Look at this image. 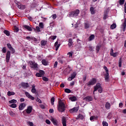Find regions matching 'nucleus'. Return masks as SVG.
<instances>
[{
	"label": "nucleus",
	"mask_w": 126,
	"mask_h": 126,
	"mask_svg": "<svg viewBox=\"0 0 126 126\" xmlns=\"http://www.w3.org/2000/svg\"><path fill=\"white\" fill-rule=\"evenodd\" d=\"M58 110L60 113H63L65 111V104L63 102H59L58 104Z\"/></svg>",
	"instance_id": "1"
},
{
	"label": "nucleus",
	"mask_w": 126,
	"mask_h": 126,
	"mask_svg": "<svg viewBox=\"0 0 126 126\" xmlns=\"http://www.w3.org/2000/svg\"><path fill=\"white\" fill-rule=\"evenodd\" d=\"M94 94H95V91H97L98 90L99 93H102L103 92V89L101 87V84L97 83L96 85L94 87Z\"/></svg>",
	"instance_id": "2"
},
{
	"label": "nucleus",
	"mask_w": 126,
	"mask_h": 126,
	"mask_svg": "<svg viewBox=\"0 0 126 126\" xmlns=\"http://www.w3.org/2000/svg\"><path fill=\"white\" fill-rule=\"evenodd\" d=\"M80 11L79 9H76L75 11L71 12L69 14V16L70 17H76V16H78Z\"/></svg>",
	"instance_id": "3"
},
{
	"label": "nucleus",
	"mask_w": 126,
	"mask_h": 126,
	"mask_svg": "<svg viewBox=\"0 0 126 126\" xmlns=\"http://www.w3.org/2000/svg\"><path fill=\"white\" fill-rule=\"evenodd\" d=\"M97 82V79L95 78H93L90 80V81L87 83V86H93Z\"/></svg>",
	"instance_id": "4"
},
{
	"label": "nucleus",
	"mask_w": 126,
	"mask_h": 126,
	"mask_svg": "<svg viewBox=\"0 0 126 126\" xmlns=\"http://www.w3.org/2000/svg\"><path fill=\"white\" fill-rule=\"evenodd\" d=\"M33 109V108L31 106H28L27 109L25 110L23 112V114H25V113H27V114H31L32 113V110Z\"/></svg>",
	"instance_id": "5"
},
{
	"label": "nucleus",
	"mask_w": 126,
	"mask_h": 126,
	"mask_svg": "<svg viewBox=\"0 0 126 126\" xmlns=\"http://www.w3.org/2000/svg\"><path fill=\"white\" fill-rule=\"evenodd\" d=\"M30 64H31V66L32 68H34V69H36V68H38V64L33 62L32 61H30L29 62Z\"/></svg>",
	"instance_id": "6"
},
{
	"label": "nucleus",
	"mask_w": 126,
	"mask_h": 126,
	"mask_svg": "<svg viewBox=\"0 0 126 126\" xmlns=\"http://www.w3.org/2000/svg\"><path fill=\"white\" fill-rule=\"evenodd\" d=\"M10 60V51L8 50L6 54V63H9Z\"/></svg>",
	"instance_id": "7"
},
{
	"label": "nucleus",
	"mask_w": 126,
	"mask_h": 126,
	"mask_svg": "<svg viewBox=\"0 0 126 126\" xmlns=\"http://www.w3.org/2000/svg\"><path fill=\"white\" fill-rule=\"evenodd\" d=\"M51 121L52 122V123H53V125L55 126H59V121H58V120L54 118H52L51 119Z\"/></svg>",
	"instance_id": "8"
},
{
	"label": "nucleus",
	"mask_w": 126,
	"mask_h": 126,
	"mask_svg": "<svg viewBox=\"0 0 126 126\" xmlns=\"http://www.w3.org/2000/svg\"><path fill=\"white\" fill-rule=\"evenodd\" d=\"M83 100H85L87 102H91V101L93 100V98L91 96H87L83 98Z\"/></svg>",
	"instance_id": "9"
},
{
	"label": "nucleus",
	"mask_w": 126,
	"mask_h": 126,
	"mask_svg": "<svg viewBox=\"0 0 126 126\" xmlns=\"http://www.w3.org/2000/svg\"><path fill=\"white\" fill-rule=\"evenodd\" d=\"M17 5L18 8L21 10H23V9H25V5H22V4L20 3V2H17Z\"/></svg>",
	"instance_id": "10"
},
{
	"label": "nucleus",
	"mask_w": 126,
	"mask_h": 126,
	"mask_svg": "<svg viewBox=\"0 0 126 126\" xmlns=\"http://www.w3.org/2000/svg\"><path fill=\"white\" fill-rule=\"evenodd\" d=\"M25 94L26 96L27 97H28V98H29V99H31V100H34L35 97H34L32 95H31V94H29V93L26 92L25 93Z\"/></svg>",
	"instance_id": "11"
},
{
	"label": "nucleus",
	"mask_w": 126,
	"mask_h": 126,
	"mask_svg": "<svg viewBox=\"0 0 126 126\" xmlns=\"http://www.w3.org/2000/svg\"><path fill=\"white\" fill-rule=\"evenodd\" d=\"M110 56L113 57V58H116L118 56V52L114 53V49H111L110 50Z\"/></svg>",
	"instance_id": "12"
},
{
	"label": "nucleus",
	"mask_w": 126,
	"mask_h": 126,
	"mask_svg": "<svg viewBox=\"0 0 126 126\" xmlns=\"http://www.w3.org/2000/svg\"><path fill=\"white\" fill-rule=\"evenodd\" d=\"M78 110H79V108H78V107H75L70 109L69 112L70 113H76V112L78 111Z\"/></svg>",
	"instance_id": "13"
},
{
	"label": "nucleus",
	"mask_w": 126,
	"mask_h": 126,
	"mask_svg": "<svg viewBox=\"0 0 126 126\" xmlns=\"http://www.w3.org/2000/svg\"><path fill=\"white\" fill-rule=\"evenodd\" d=\"M21 85L24 88H28L29 87V84L28 83L22 82Z\"/></svg>",
	"instance_id": "14"
},
{
	"label": "nucleus",
	"mask_w": 126,
	"mask_h": 126,
	"mask_svg": "<svg viewBox=\"0 0 126 126\" xmlns=\"http://www.w3.org/2000/svg\"><path fill=\"white\" fill-rule=\"evenodd\" d=\"M26 107V103H21V104H20L19 106V110H20V111H22V110H23L24 108H25Z\"/></svg>",
	"instance_id": "15"
},
{
	"label": "nucleus",
	"mask_w": 126,
	"mask_h": 126,
	"mask_svg": "<svg viewBox=\"0 0 126 126\" xmlns=\"http://www.w3.org/2000/svg\"><path fill=\"white\" fill-rule=\"evenodd\" d=\"M62 123L63 126H66V118L65 117H62Z\"/></svg>",
	"instance_id": "16"
},
{
	"label": "nucleus",
	"mask_w": 126,
	"mask_h": 126,
	"mask_svg": "<svg viewBox=\"0 0 126 126\" xmlns=\"http://www.w3.org/2000/svg\"><path fill=\"white\" fill-rule=\"evenodd\" d=\"M73 44V42L72 41V39L70 38L68 40V46L70 49H71L72 48V44Z\"/></svg>",
	"instance_id": "17"
},
{
	"label": "nucleus",
	"mask_w": 126,
	"mask_h": 126,
	"mask_svg": "<svg viewBox=\"0 0 126 126\" xmlns=\"http://www.w3.org/2000/svg\"><path fill=\"white\" fill-rule=\"evenodd\" d=\"M23 27L24 28H25V29H27V30L28 31H32L33 30H32V28H31V27L25 25L24 26H23Z\"/></svg>",
	"instance_id": "18"
},
{
	"label": "nucleus",
	"mask_w": 126,
	"mask_h": 126,
	"mask_svg": "<svg viewBox=\"0 0 126 126\" xmlns=\"http://www.w3.org/2000/svg\"><path fill=\"white\" fill-rule=\"evenodd\" d=\"M72 70V68H71V67L68 65V67L65 69L64 71H66L67 73H69Z\"/></svg>",
	"instance_id": "19"
},
{
	"label": "nucleus",
	"mask_w": 126,
	"mask_h": 126,
	"mask_svg": "<svg viewBox=\"0 0 126 126\" xmlns=\"http://www.w3.org/2000/svg\"><path fill=\"white\" fill-rule=\"evenodd\" d=\"M104 79L106 82H108V81H109V73H106L105 74H104Z\"/></svg>",
	"instance_id": "20"
},
{
	"label": "nucleus",
	"mask_w": 126,
	"mask_h": 126,
	"mask_svg": "<svg viewBox=\"0 0 126 126\" xmlns=\"http://www.w3.org/2000/svg\"><path fill=\"white\" fill-rule=\"evenodd\" d=\"M58 60L60 63H61L62 64H63V63H65V61H64V60H63L62 58L59 57Z\"/></svg>",
	"instance_id": "21"
},
{
	"label": "nucleus",
	"mask_w": 126,
	"mask_h": 126,
	"mask_svg": "<svg viewBox=\"0 0 126 126\" xmlns=\"http://www.w3.org/2000/svg\"><path fill=\"white\" fill-rule=\"evenodd\" d=\"M59 42L56 41L55 43V47H56V51H58L59 50V48H60V46H61V44H59Z\"/></svg>",
	"instance_id": "22"
},
{
	"label": "nucleus",
	"mask_w": 126,
	"mask_h": 126,
	"mask_svg": "<svg viewBox=\"0 0 126 126\" xmlns=\"http://www.w3.org/2000/svg\"><path fill=\"white\" fill-rule=\"evenodd\" d=\"M94 39H95V35L92 34L89 36L88 38V41H93V40H94Z\"/></svg>",
	"instance_id": "23"
},
{
	"label": "nucleus",
	"mask_w": 126,
	"mask_h": 126,
	"mask_svg": "<svg viewBox=\"0 0 126 126\" xmlns=\"http://www.w3.org/2000/svg\"><path fill=\"white\" fill-rule=\"evenodd\" d=\"M101 47H102V45H97L96 46L95 51L97 53H99L100 50H101Z\"/></svg>",
	"instance_id": "24"
},
{
	"label": "nucleus",
	"mask_w": 126,
	"mask_h": 126,
	"mask_svg": "<svg viewBox=\"0 0 126 126\" xmlns=\"http://www.w3.org/2000/svg\"><path fill=\"white\" fill-rule=\"evenodd\" d=\"M105 108L107 110H110L111 108V104L109 102H106L105 104Z\"/></svg>",
	"instance_id": "25"
},
{
	"label": "nucleus",
	"mask_w": 126,
	"mask_h": 126,
	"mask_svg": "<svg viewBox=\"0 0 126 126\" xmlns=\"http://www.w3.org/2000/svg\"><path fill=\"white\" fill-rule=\"evenodd\" d=\"M77 117L78 118H76V120H78V119H80V120H83V119H84V116H83V115H82L81 114H79Z\"/></svg>",
	"instance_id": "26"
},
{
	"label": "nucleus",
	"mask_w": 126,
	"mask_h": 126,
	"mask_svg": "<svg viewBox=\"0 0 126 126\" xmlns=\"http://www.w3.org/2000/svg\"><path fill=\"white\" fill-rule=\"evenodd\" d=\"M40 43H41V46H46V45H47V41L44 40H41L40 42Z\"/></svg>",
	"instance_id": "27"
},
{
	"label": "nucleus",
	"mask_w": 126,
	"mask_h": 126,
	"mask_svg": "<svg viewBox=\"0 0 126 126\" xmlns=\"http://www.w3.org/2000/svg\"><path fill=\"white\" fill-rule=\"evenodd\" d=\"M69 99L72 101V102H74L77 100V98H76V96H71Z\"/></svg>",
	"instance_id": "28"
},
{
	"label": "nucleus",
	"mask_w": 126,
	"mask_h": 126,
	"mask_svg": "<svg viewBox=\"0 0 126 126\" xmlns=\"http://www.w3.org/2000/svg\"><path fill=\"white\" fill-rule=\"evenodd\" d=\"M41 63L43 65H48V62L46 61V60H42Z\"/></svg>",
	"instance_id": "29"
},
{
	"label": "nucleus",
	"mask_w": 126,
	"mask_h": 126,
	"mask_svg": "<svg viewBox=\"0 0 126 126\" xmlns=\"http://www.w3.org/2000/svg\"><path fill=\"white\" fill-rule=\"evenodd\" d=\"M90 10L91 12V14H95V11L94 10V7H92L90 8Z\"/></svg>",
	"instance_id": "30"
},
{
	"label": "nucleus",
	"mask_w": 126,
	"mask_h": 126,
	"mask_svg": "<svg viewBox=\"0 0 126 126\" xmlns=\"http://www.w3.org/2000/svg\"><path fill=\"white\" fill-rule=\"evenodd\" d=\"M1 52L2 54H5V53H6V47H2L1 49Z\"/></svg>",
	"instance_id": "31"
},
{
	"label": "nucleus",
	"mask_w": 126,
	"mask_h": 126,
	"mask_svg": "<svg viewBox=\"0 0 126 126\" xmlns=\"http://www.w3.org/2000/svg\"><path fill=\"white\" fill-rule=\"evenodd\" d=\"M7 95L8 96H11L12 95H15V93L14 92H11L9 91L7 92Z\"/></svg>",
	"instance_id": "32"
},
{
	"label": "nucleus",
	"mask_w": 126,
	"mask_h": 126,
	"mask_svg": "<svg viewBox=\"0 0 126 126\" xmlns=\"http://www.w3.org/2000/svg\"><path fill=\"white\" fill-rule=\"evenodd\" d=\"M4 33L5 34L6 36H9L10 35V33L7 30H4Z\"/></svg>",
	"instance_id": "33"
},
{
	"label": "nucleus",
	"mask_w": 126,
	"mask_h": 126,
	"mask_svg": "<svg viewBox=\"0 0 126 126\" xmlns=\"http://www.w3.org/2000/svg\"><path fill=\"white\" fill-rule=\"evenodd\" d=\"M32 93H36V89L35 88V86H32Z\"/></svg>",
	"instance_id": "34"
},
{
	"label": "nucleus",
	"mask_w": 126,
	"mask_h": 126,
	"mask_svg": "<svg viewBox=\"0 0 126 126\" xmlns=\"http://www.w3.org/2000/svg\"><path fill=\"white\" fill-rule=\"evenodd\" d=\"M94 49H95V48L93 46H89V50L90 52L94 51Z\"/></svg>",
	"instance_id": "35"
},
{
	"label": "nucleus",
	"mask_w": 126,
	"mask_h": 126,
	"mask_svg": "<svg viewBox=\"0 0 126 126\" xmlns=\"http://www.w3.org/2000/svg\"><path fill=\"white\" fill-rule=\"evenodd\" d=\"M117 27V25L116 24H113L111 26H110V29H115Z\"/></svg>",
	"instance_id": "36"
},
{
	"label": "nucleus",
	"mask_w": 126,
	"mask_h": 126,
	"mask_svg": "<svg viewBox=\"0 0 126 126\" xmlns=\"http://www.w3.org/2000/svg\"><path fill=\"white\" fill-rule=\"evenodd\" d=\"M16 102H17V100L15 99H12L11 100L9 101V103L12 104V103H16Z\"/></svg>",
	"instance_id": "37"
},
{
	"label": "nucleus",
	"mask_w": 126,
	"mask_h": 126,
	"mask_svg": "<svg viewBox=\"0 0 126 126\" xmlns=\"http://www.w3.org/2000/svg\"><path fill=\"white\" fill-rule=\"evenodd\" d=\"M126 0H119V4L120 5H123V4H124L125 3V1Z\"/></svg>",
	"instance_id": "38"
},
{
	"label": "nucleus",
	"mask_w": 126,
	"mask_h": 126,
	"mask_svg": "<svg viewBox=\"0 0 126 126\" xmlns=\"http://www.w3.org/2000/svg\"><path fill=\"white\" fill-rule=\"evenodd\" d=\"M103 69L105 70L106 73H109V70L108 69L107 66H104Z\"/></svg>",
	"instance_id": "39"
},
{
	"label": "nucleus",
	"mask_w": 126,
	"mask_h": 126,
	"mask_svg": "<svg viewBox=\"0 0 126 126\" xmlns=\"http://www.w3.org/2000/svg\"><path fill=\"white\" fill-rule=\"evenodd\" d=\"M10 107L11 108H16V107H17V105L15 103H13V104H12L10 105Z\"/></svg>",
	"instance_id": "40"
},
{
	"label": "nucleus",
	"mask_w": 126,
	"mask_h": 126,
	"mask_svg": "<svg viewBox=\"0 0 126 126\" xmlns=\"http://www.w3.org/2000/svg\"><path fill=\"white\" fill-rule=\"evenodd\" d=\"M75 76H76V73L73 72L71 76V77L74 79V78H75Z\"/></svg>",
	"instance_id": "41"
},
{
	"label": "nucleus",
	"mask_w": 126,
	"mask_h": 126,
	"mask_svg": "<svg viewBox=\"0 0 126 126\" xmlns=\"http://www.w3.org/2000/svg\"><path fill=\"white\" fill-rule=\"evenodd\" d=\"M39 74L41 75V76H43V75L45 74V71H44V70H40Z\"/></svg>",
	"instance_id": "42"
},
{
	"label": "nucleus",
	"mask_w": 126,
	"mask_h": 126,
	"mask_svg": "<svg viewBox=\"0 0 126 126\" xmlns=\"http://www.w3.org/2000/svg\"><path fill=\"white\" fill-rule=\"evenodd\" d=\"M64 92H65V93H70L71 91L69 89H65L64 90Z\"/></svg>",
	"instance_id": "43"
},
{
	"label": "nucleus",
	"mask_w": 126,
	"mask_h": 126,
	"mask_svg": "<svg viewBox=\"0 0 126 126\" xmlns=\"http://www.w3.org/2000/svg\"><path fill=\"white\" fill-rule=\"evenodd\" d=\"M18 31H19V29H18V28L16 26L14 27V32H18Z\"/></svg>",
	"instance_id": "44"
},
{
	"label": "nucleus",
	"mask_w": 126,
	"mask_h": 126,
	"mask_svg": "<svg viewBox=\"0 0 126 126\" xmlns=\"http://www.w3.org/2000/svg\"><path fill=\"white\" fill-rule=\"evenodd\" d=\"M7 47L9 49V50H10L13 48L12 46H11V44H10V43H7Z\"/></svg>",
	"instance_id": "45"
},
{
	"label": "nucleus",
	"mask_w": 126,
	"mask_h": 126,
	"mask_svg": "<svg viewBox=\"0 0 126 126\" xmlns=\"http://www.w3.org/2000/svg\"><path fill=\"white\" fill-rule=\"evenodd\" d=\"M102 126H108V123H107L106 121H103L102 122Z\"/></svg>",
	"instance_id": "46"
},
{
	"label": "nucleus",
	"mask_w": 126,
	"mask_h": 126,
	"mask_svg": "<svg viewBox=\"0 0 126 126\" xmlns=\"http://www.w3.org/2000/svg\"><path fill=\"white\" fill-rule=\"evenodd\" d=\"M54 102H55V97H53L51 99V105H54Z\"/></svg>",
	"instance_id": "47"
},
{
	"label": "nucleus",
	"mask_w": 126,
	"mask_h": 126,
	"mask_svg": "<svg viewBox=\"0 0 126 126\" xmlns=\"http://www.w3.org/2000/svg\"><path fill=\"white\" fill-rule=\"evenodd\" d=\"M10 51H11V54H14V53H15V49L13 48V47L11 48V49H10Z\"/></svg>",
	"instance_id": "48"
},
{
	"label": "nucleus",
	"mask_w": 126,
	"mask_h": 126,
	"mask_svg": "<svg viewBox=\"0 0 126 126\" xmlns=\"http://www.w3.org/2000/svg\"><path fill=\"white\" fill-rule=\"evenodd\" d=\"M39 27L40 28L43 29L44 28V24L43 23H40L39 25Z\"/></svg>",
	"instance_id": "49"
},
{
	"label": "nucleus",
	"mask_w": 126,
	"mask_h": 126,
	"mask_svg": "<svg viewBox=\"0 0 126 126\" xmlns=\"http://www.w3.org/2000/svg\"><path fill=\"white\" fill-rule=\"evenodd\" d=\"M42 79L44 81H49V78L46 77H43Z\"/></svg>",
	"instance_id": "50"
},
{
	"label": "nucleus",
	"mask_w": 126,
	"mask_h": 126,
	"mask_svg": "<svg viewBox=\"0 0 126 126\" xmlns=\"http://www.w3.org/2000/svg\"><path fill=\"white\" fill-rule=\"evenodd\" d=\"M58 61L55 62L54 64V68H57V66H58Z\"/></svg>",
	"instance_id": "51"
},
{
	"label": "nucleus",
	"mask_w": 126,
	"mask_h": 126,
	"mask_svg": "<svg viewBox=\"0 0 126 126\" xmlns=\"http://www.w3.org/2000/svg\"><path fill=\"white\" fill-rule=\"evenodd\" d=\"M89 28V24L87 23L85 24V29H88Z\"/></svg>",
	"instance_id": "52"
},
{
	"label": "nucleus",
	"mask_w": 126,
	"mask_h": 126,
	"mask_svg": "<svg viewBox=\"0 0 126 126\" xmlns=\"http://www.w3.org/2000/svg\"><path fill=\"white\" fill-rule=\"evenodd\" d=\"M9 114L12 117H14L15 116V114L12 111H10Z\"/></svg>",
	"instance_id": "53"
},
{
	"label": "nucleus",
	"mask_w": 126,
	"mask_h": 126,
	"mask_svg": "<svg viewBox=\"0 0 126 126\" xmlns=\"http://www.w3.org/2000/svg\"><path fill=\"white\" fill-rule=\"evenodd\" d=\"M119 67H122V59L119 60Z\"/></svg>",
	"instance_id": "54"
},
{
	"label": "nucleus",
	"mask_w": 126,
	"mask_h": 126,
	"mask_svg": "<svg viewBox=\"0 0 126 126\" xmlns=\"http://www.w3.org/2000/svg\"><path fill=\"white\" fill-rule=\"evenodd\" d=\"M45 123L46 124H47V125H51V121H50V120L47 119L46 121H45Z\"/></svg>",
	"instance_id": "55"
},
{
	"label": "nucleus",
	"mask_w": 126,
	"mask_h": 126,
	"mask_svg": "<svg viewBox=\"0 0 126 126\" xmlns=\"http://www.w3.org/2000/svg\"><path fill=\"white\" fill-rule=\"evenodd\" d=\"M35 75L37 77H42V76L41 75V74H40V73H36Z\"/></svg>",
	"instance_id": "56"
},
{
	"label": "nucleus",
	"mask_w": 126,
	"mask_h": 126,
	"mask_svg": "<svg viewBox=\"0 0 126 126\" xmlns=\"http://www.w3.org/2000/svg\"><path fill=\"white\" fill-rule=\"evenodd\" d=\"M36 31H37V32H41V30L40 29V27L37 26V27H36Z\"/></svg>",
	"instance_id": "57"
},
{
	"label": "nucleus",
	"mask_w": 126,
	"mask_h": 126,
	"mask_svg": "<svg viewBox=\"0 0 126 126\" xmlns=\"http://www.w3.org/2000/svg\"><path fill=\"white\" fill-rule=\"evenodd\" d=\"M107 17H108V15H107V14H105L104 15V17H103V19L104 20H106V19H107Z\"/></svg>",
	"instance_id": "58"
},
{
	"label": "nucleus",
	"mask_w": 126,
	"mask_h": 126,
	"mask_svg": "<svg viewBox=\"0 0 126 126\" xmlns=\"http://www.w3.org/2000/svg\"><path fill=\"white\" fill-rule=\"evenodd\" d=\"M51 38L52 40H55V39H57V36L56 35L51 36Z\"/></svg>",
	"instance_id": "59"
},
{
	"label": "nucleus",
	"mask_w": 126,
	"mask_h": 126,
	"mask_svg": "<svg viewBox=\"0 0 126 126\" xmlns=\"http://www.w3.org/2000/svg\"><path fill=\"white\" fill-rule=\"evenodd\" d=\"M26 39L28 40V41H30V40H32V37L30 36H27L26 37Z\"/></svg>",
	"instance_id": "60"
},
{
	"label": "nucleus",
	"mask_w": 126,
	"mask_h": 126,
	"mask_svg": "<svg viewBox=\"0 0 126 126\" xmlns=\"http://www.w3.org/2000/svg\"><path fill=\"white\" fill-rule=\"evenodd\" d=\"M32 40L34 42H37V38H36L35 37H32Z\"/></svg>",
	"instance_id": "61"
},
{
	"label": "nucleus",
	"mask_w": 126,
	"mask_h": 126,
	"mask_svg": "<svg viewBox=\"0 0 126 126\" xmlns=\"http://www.w3.org/2000/svg\"><path fill=\"white\" fill-rule=\"evenodd\" d=\"M37 102H38V103H42V100L40 99L39 98H37L36 99Z\"/></svg>",
	"instance_id": "62"
},
{
	"label": "nucleus",
	"mask_w": 126,
	"mask_h": 126,
	"mask_svg": "<svg viewBox=\"0 0 126 126\" xmlns=\"http://www.w3.org/2000/svg\"><path fill=\"white\" fill-rule=\"evenodd\" d=\"M40 107L41 109H45V106L43 104H40Z\"/></svg>",
	"instance_id": "63"
},
{
	"label": "nucleus",
	"mask_w": 126,
	"mask_h": 126,
	"mask_svg": "<svg viewBox=\"0 0 126 126\" xmlns=\"http://www.w3.org/2000/svg\"><path fill=\"white\" fill-rule=\"evenodd\" d=\"M124 7H125V13H126V1L124 4Z\"/></svg>",
	"instance_id": "64"
}]
</instances>
